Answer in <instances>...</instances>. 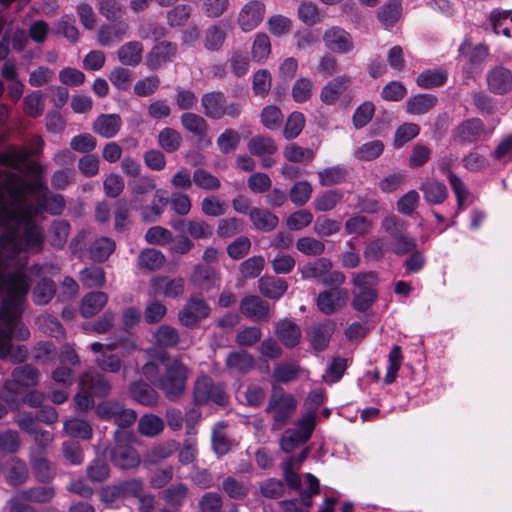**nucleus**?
<instances>
[{"label": "nucleus", "mask_w": 512, "mask_h": 512, "mask_svg": "<svg viewBox=\"0 0 512 512\" xmlns=\"http://www.w3.org/2000/svg\"><path fill=\"white\" fill-rule=\"evenodd\" d=\"M31 288V280L21 270L8 271L0 260V358L10 356L14 363L23 362L28 354L24 345L17 346L12 352V337L19 325L23 313L26 296Z\"/></svg>", "instance_id": "1"}, {"label": "nucleus", "mask_w": 512, "mask_h": 512, "mask_svg": "<svg viewBox=\"0 0 512 512\" xmlns=\"http://www.w3.org/2000/svg\"><path fill=\"white\" fill-rule=\"evenodd\" d=\"M14 200L12 206L7 204L2 187L0 186V227L8 228L7 234L17 236L20 227L36 225L35 219L41 214L38 204L33 205L25 201L22 190L11 192Z\"/></svg>", "instance_id": "2"}, {"label": "nucleus", "mask_w": 512, "mask_h": 512, "mask_svg": "<svg viewBox=\"0 0 512 512\" xmlns=\"http://www.w3.org/2000/svg\"><path fill=\"white\" fill-rule=\"evenodd\" d=\"M189 375L188 367L178 358L165 365L164 372L159 376L157 387L169 401H177L185 393Z\"/></svg>", "instance_id": "3"}, {"label": "nucleus", "mask_w": 512, "mask_h": 512, "mask_svg": "<svg viewBox=\"0 0 512 512\" xmlns=\"http://www.w3.org/2000/svg\"><path fill=\"white\" fill-rule=\"evenodd\" d=\"M296 409L295 397L286 393L283 388L273 385V392L266 407V411L272 414V430H280L288 424Z\"/></svg>", "instance_id": "4"}, {"label": "nucleus", "mask_w": 512, "mask_h": 512, "mask_svg": "<svg viewBox=\"0 0 512 512\" xmlns=\"http://www.w3.org/2000/svg\"><path fill=\"white\" fill-rule=\"evenodd\" d=\"M458 51L460 57L466 61L462 68L463 81L465 84H469V81L475 80L482 72L483 64L489 56V47L483 43L472 46L471 42L466 39L461 43Z\"/></svg>", "instance_id": "5"}, {"label": "nucleus", "mask_w": 512, "mask_h": 512, "mask_svg": "<svg viewBox=\"0 0 512 512\" xmlns=\"http://www.w3.org/2000/svg\"><path fill=\"white\" fill-rule=\"evenodd\" d=\"M193 399L196 405L202 406L213 402L219 406H226L229 396L221 384H215L211 377L202 375L198 377L193 387Z\"/></svg>", "instance_id": "6"}, {"label": "nucleus", "mask_w": 512, "mask_h": 512, "mask_svg": "<svg viewBox=\"0 0 512 512\" xmlns=\"http://www.w3.org/2000/svg\"><path fill=\"white\" fill-rule=\"evenodd\" d=\"M31 191L37 194L36 203L41 214L46 212L52 216H58L65 210L64 197L61 194L52 193L46 184L39 182L31 188Z\"/></svg>", "instance_id": "7"}, {"label": "nucleus", "mask_w": 512, "mask_h": 512, "mask_svg": "<svg viewBox=\"0 0 512 512\" xmlns=\"http://www.w3.org/2000/svg\"><path fill=\"white\" fill-rule=\"evenodd\" d=\"M7 236L20 251L39 253L43 249L45 235L42 226L39 224L23 227L21 233L17 230V236L8 234Z\"/></svg>", "instance_id": "8"}, {"label": "nucleus", "mask_w": 512, "mask_h": 512, "mask_svg": "<svg viewBox=\"0 0 512 512\" xmlns=\"http://www.w3.org/2000/svg\"><path fill=\"white\" fill-rule=\"evenodd\" d=\"M210 313L211 308L203 298L192 296L179 312L178 318L185 327L195 328L202 320L208 318Z\"/></svg>", "instance_id": "9"}, {"label": "nucleus", "mask_w": 512, "mask_h": 512, "mask_svg": "<svg viewBox=\"0 0 512 512\" xmlns=\"http://www.w3.org/2000/svg\"><path fill=\"white\" fill-rule=\"evenodd\" d=\"M247 148L253 156L260 158L262 167L270 168L275 165L274 154L278 147L273 138L256 135L249 140Z\"/></svg>", "instance_id": "10"}, {"label": "nucleus", "mask_w": 512, "mask_h": 512, "mask_svg": "<svg viewBox=\"0 0 512 512\" xmlns=\"http://www.w3.org/2000/svg\"><path fill=\"white\" fill-rule=\"evenodd\" d=\"M266 13V6L260 0L248 1L239 11L237 22L243 32H250L260 25Z\"/></svg>", "instance_id": "11"}, {"label": "nucleus", "mask_w": 512, "mask_h": 512, "mask_svg": "<svg viewBox=\"0 0 512 512\" xmlns=\"http://www.w3.org/2000/svg\"><path fill=\"white\" fill-rule=\"evenodd\" d=\"M80 389L88 391L97 398H104L111 392L112 386L108 378L96 371H86L79 379Z\"/></svg>", "instance_id": "12"}, {"label": "nucleus", "mask_w": 512, "mask_h": 512, "mask_svg": "<svg viewBox=\"0 0 512 512\" xmlns=\"http://www.w3.org/2000/svg\"><path fill=\"white\" fill-rule=\"evenodd\" d=\"M488 90L495 95L512 91V71L502 65L491 68L486 75Z\"/></svg>", "instance_id": "13"}, {"label": "nucleus", "mask_w": 512, "mask_h": 512, "mask_svg": "<svg viewBox=\"0 0 512 512\" xmlns=\"http://www.w3.org/2000/svg\"><path fill=\"white\" fill-rule=\"evenodd\" d=\"M323 41L329 50L339 54L349 53L354 48V42L350 33L338 26L327 29L324 32Z\"/></svg>", "instance_id": "14"}, {"label": "nucleus", "mask_w": 512, "mask_h": 512, "mask_svg": "<svg viewBox=\"0 0 512 512\" xmlns=\"http://www.w3.org/2000/svg\"><path fill=\"white\" fill-rule=\"evenodd\" d=\"M485 125L480 118H469L453 130V138L460 143H474L484 133Z\"/></svg>", "instance_id": "15"}, {"label": "nucleus", "mask_w": 512, "mask_h": 512, "mask_svg": "<svg viewBox=\"0 0 512 512\" xmlns=\"http://www.w3.org/2000/svg\"><path fill=\"white\" fill-rule=\"evenodd\" d=\"M177 53V44L170 41H161L154 45L146 57L150 69H158L165 65Z\"/></svg>", "instance_id": "16"}, {"label": "nucleus", "mask_w": 512, "mask_h": 512, "mask_svg": "<svg viewBox=\"0 0 512 512\" xmlns=\"http://www.w3.org/2000/svg\"><path fill=\"white\" fill-rule=\"evenodd\" d=\"M346 298V291L332 288L318 294L316 305L323 314L332 315L345 304Z\"/></svg>", "instance_id": "17"}, {"label": "nucleus", "mask_w": 512, "mask_h": 512, "mask_svg": "<svg viewBox=\"0 0 512 512\" xmlns=\"http://www.w3.org/2000/svg\"><path fill=\"white\" fill-rule=\"evenodd\" d=\"M111 462L120 469L129 470L139 466L141 459L133 447L117 444L110 452Z\"/></svg>", "instance_id": "18"}, {"label": "nucleus", "mask_w": 512, "mask_h": 512, "mask_svg": "<svg viewBox=\"0 0 512 512\" xmlns=\"http://www.w3.org/2000/svg\"><path fill=\"white\" fill-rule=\"evenodd\" d=\"M240 311L250 320L261 321L269 317V304L259 296L250 295L242 298Z\"/></svg>", "instance_id": "19"}, {"label": "nucleus", "mask_w": 512, "mask_h": 512, "mask_svg": "<svg viewBox=\"0 0 512 512\" xmlns=\"http://www.w3.org/2000/svg\"><path fill=\"white\" fill-rule=\"evenodd\" d=\"M189 495V487L186 483L178 482L164 488L159 497L171 508V511H179L185 504Z\"/></svg>", "instance_id": "20"}, {"label": "nucleus", "mask_w": 512, "mask_h": 512, "mask_svg": "<svg viewBox=\"0 0 512 512\" xmlns=\"http://www.w3.org/2000/svg\"><path fill=\"white\" fill-rule=\"evenodd\" d=\"M184 284L185 281L181 277L168 279L167 277L160 276L151 280L153 293L168 298H177L182 295L184 292Z\"/></svg>", "instance_id": "21"}, {"label": "nucleus", "mask_w": 512, "mask_h": 512, "mask_svg": "<svg viewBox=\"0 0 512 512\" xmlns=\"http://www.w3.org/2000/svg\"><path fill=\"white\" fill-rule=\"evenodd\" d=\"M128 392L130 397L137 403L152 407L158 403V392L143 380H138L130 383Z\"/></svg>", "instance_id": "22"}, {"label": "nucleus", "mask_w": 512, "mask_h": 512, "mask_svg": "<svg viewBox=\"0 0 512 512\" xmlns=\"http://www.w3.org/2000/svg\"><path fill=\"white\" fill-rule=\"evenodd\" d=\"M351 82V77L346 74L327 82L321 89V101L327 105L335 104L342 93L350 86Z\"/></svg>", "instance_id": "23"}, {"label": "nucleus", "mask_w": 512, "mask_h": 512, "mask_svg": "<svg viewBox=\"0 0 512 512\" xmlns=\"http://www.w3.org/2000/svg\"><path fill=\"white\" fill-rule=\"evenodd\" d=\"M226 97L221 91H211L202 95L201 104L205 116L219 120L224 117Z\"/></svg>", "instance_id": "24"}, {"label": "nucleus", "mask_w": 512, "mask_h": 512, "mask_svg": "<svg viewBox=\"0 0 512 512\" xmlns=\"http://www.w3.org/2000/svg\"><path fill=\"white\" fill-rule=\"evenodd\" d=\"M419 190L424 200L430 205H439L446 201L449 196L446 185L437 180H427L421 183Z\"/></svg>", "instance_id": "25"}, {"label": "nucleus", "mask_w": 512, "mask_h": 512, "mask_svg": "<svg viewBox=\"0 0 512 512\" xmlns=\"http://www.w3.org/2000/svg\"><path fill=\"white\" fill-rule=\"evenodd\" d=\"M71 230L70 223L64 219L53 220L47 231V241L51 247L61 250L65 247Z\"/></svg>", "instance_id": "26"}, {"label": "nucleus", "mask_w": 512, "mask_h": 512, "mask_svg": "<svg viewBox=\"0 0 512 512\" xmlns=\"http://www.w3.org/2000/svg\"><path fill=\"white\" fill-rule=\"evenodd\" d=\"M128 30L125 22L103 24L97 32V40L101 46H110L122 40Z\"/></svg>", "instance_id": "27"}, {"label": "nucleus", "mask_w": 512, "mask_h": 512, "mask_svg": "<svg viewBox=\"0 0 512 512\" xmlns=\"http://www.w3.org/2000/svg\"><path fill=\"white\" fill-rule=\"evenodd\" d=\"M225 365L230 371L245 375L254 368L255 360L247 351H232L227 355Z\"/></svg>", "instance_id": "28"}, {"label": "nucleus", "mask_w": 512, "mask_h": 512, "mask_svg": "<svg viewBox=\"0 0 512 512\" xmlns=\"http://www.w3.org/2000/svg\"><path fill=\"white\" fill-rule=\"evenodd\" d=\"M258 288L264 297L278 300L287 291L288 283L282 278L265 275L258 280Z\"/></svg>", "instance_id": "29"}, {"label": "nucleus", "mask_w": 512, "mask_h": 512, "mask_svg": "<svg viewBox=\"0 0 512 512\" xmlns=\"http://www.w3.org/2000/svg\"><path fill=\"white\" fill-rule=\"evenodd\" d=\"M191 281L201 289L210 290L219 285L220 278L217 271L212 266L199 264L194 267Z\"/></svg>", "instance_id": "30"}, {"label": "nucleus", "mask_w": 512, "mask_h": 512, "mask_svg": "<svg viewBox=\"0 0 512 512\" xmlns=\"http://www.w3.org/2000/svg\"><path fill=\"white\" fill-rule=\"evenodd\" d=\"M275 333L280 342L287 348L297 346L301 338L299 326L288 319L280 320L277 323Z\"/></svg>", "instance_id": "31"}, {"label": "nucleus", "mask_w": 512, "mask_h": 512, "mask_svg": "<svg viewBox=\"0 0 512 512\" xmlns=\"http://www.w3.org/2000/svg\"><path fill=\"white\" fill-rule=\"evenodd\" d=\"M121 117L118 114H101L93 123V130L103 138H112L120 130Z\"/></svg>", "instance_id": "32"}, {"label": "nucleus", "mask_w": 512, "mask_h": 512, "mask_svg": "<svg viewBox=\"0 0 512 512\" xmlns=\"http://www.w3.org/2000/svg\"><path fill=\"white\" fill-rule=\"evenodd\" d=\"M333 263L327 257H320L298 268L304 280L320 279L331 270Z\"/></svg>", "instance_id": "33"}, {"label": "nucleus", "mask_w": 512, "mask_h": 512, "mask_svg": "<svg viewBox=\"0 0 512 512\" xmlns=\"http://www.w3.org/2000/svg\"><path fill=\"white\" fill-rule=\"evenodd\" d=\"M249 218L254 228L261 232H270L274 230L279 223L277 215L264 208L254 207L250 209Z\"/></svg>", "instance_id": "34"}, {"label": "nucleus", "mask_w": 512, "mask_h": 512, "mask_svg": "<svg viewBox=\"0 0 512 512\" xmlns=\"http://www.w3.org/2000/svg\"><path fill=\"white\" fill-rule=\"evenodd\" d=\"M108 302V295L102 291H93L87 293L80 305L81 315L84 318H90L100 312Z\"/></svg>", "instance_id": "35"}, {"label": "nucleus", "mask_w": 512, "mask_h": 512, "mask_svg": "<svg viewBox=\"0 0 512 512\" xmlns=\"http://www.w3.org/2000/svg\"><path fill=\"white\" fill-rule=\"evenodd\" d=\"M30 464L35 479L43 484L50 483L56 477V467L44 456H31Z\"/></svg>", "instance_id": "36"}, {"label": "nucleus", "mask_w": 512, "mask_h": 512, "mask_svg": "<svg viewBox=\"0 0 512 512\" xmlns=\"http://www.w3.org/2000/svg\"><path fill=\"white\" fill-rule=\"evenodd\" d=\"M448 76V71L444 68L426 69L417 76L416 84L422 89L438 88L447 82Z\"/></svg>", "instance_id": "37"}, {"label": "nucleus", "mask_w": 512, "mask_h": 512, "mask_svg": "<svg viewBox=\"0 0 512 512\" xmlns=\"http://www.w3.org/2000/svg\"><path fill=\"white\" fill-rule=\"evenodd\" d=\"M437 101L433 94H416L406 101V112L413 115L425 114L437 104Z\"/></svg>", "instance_id": "38"}, {"label": "nucleus", "mask_w": 512, "mask_h": 512, "mask_svg": "<svg viewBox=\"0 0 512 512\" xmlns=\"http://www.w3.org/2000/svg\"><path fill=\"white\" fill-rule=\"evenodd\" d=\"M115 241L106 236L99 237L90 245L89 255L94 262L103 263L115 251Z\"/></svg>", "instance_id": "39"}, {"label": "nucleus", "mask_w": 512, "mask_h": 512, "mask_svg": "<svg viewBox=\"0 0 512 512\" xmlns=\"http://www.w3.org/2000/svg\"><path fill=\"white\" fill-rule=\"evenodd\" d=\"M143 50L141 42H127L118 49V59L123 65L135 67L142 61Z\"/></svg>", "instance_id": "40"}, {"label": "nucleus", "mask_w": 512, "mask_h": 512, "mask_svg": "<svg viewBox=\"0 0 512 512\" xmlns=\"http://www.w3.org/2000/svg\"><path fill=\"white\" fill-rule=\"evenodd\" d=\"M180 121L183 128L199 140H203L206 137L208 123L202 116L192 112H184L180 116Z\"/></svg>", "instance_id": "41"}, {"label": "nucleus", "mask_w": 512, "mask_h": 512, "mask_svg": "<svg viewBox=\"0 0 512 512\" xmlns=\"http://www.w3.org/2000/svg\"><path fill=\"white\" fill-rule=\"evenodd\" d=\"M335 331V323L327 320L312 330L311 343L316 351H324L330 342V339Z\"/></svg>", "instance_id": "42"}, {"label": "nucleus", "mask_w": 512, "mask_h": 512, "mask_svg": "<svg viewBox=\"0 0 512 512\" xmlns=\"http://www.w3.org/2000/svg\"><path fill=\"white\" fill-rule=\"evenodd\" d=\"M133 201L141 202L143 197L153 191L156 192V183L153 177L138 176L128 182Z\"/></svg>", "instance_id": "43"}, {"label": "nucleus", "mask_w": 512, "mask_h": 512, "mask_svg": "<svg viewBox=\"0 0 512 512\" xmlns=\"http://www.w3.org/2000/svg\"><path fill=\"white\" fill-rule=\"evenodd\" d=\"M221 490L230 499L244 500L250 493V484L228 476L222 481Z\"/></svg>", "instance_id": "44"}, {"label": "nucleus", "mask_w": 512, "mask_h": 512, "mask_svg": "<svg viewBox=\"0 0 512 512\" xmlns=\"http://www.w3.org/2000/svg\"><path fill=\"white\" fill-rule=\"evenodd\" d=\"M301 367L294 362H280L275 364L272 377L275 382L288 384L298 379Z\"/></svg>", "instance_id": "45"}, {"label": "nucleus", "mask_w": 512, "mask_h": 512, "mask_svg": "<svg viewBox=\"0 0 512 512\" xmlns=\"http://www.w3.org/2000/svg\"><path fill=\"white\" fill-rule=\"evenodd\" d=\"M193 8L188 4H178L167 11L166 22L171 28L184 27L191 18Z\"/></svg>", "instance_id": "46"}, {"label": "nucleus", "mask_w": 512, "mask_h": 512, "mask_svg": "<svg viewBox=\"0 0 512 512\" xmlns=\"http://www.w3.org/2000/svg\"><path fill=\"white\" fill-rule=\"evenodd\" d=\"M402 13L401 0H389L383 4L377 11L378 20L385 26H393Z\"/></svg>", "instance_id": "47"}, {"label": "nucleus", "mask_w": 512, "mask_h": 512, "mask_svg": "<svg viewBox=\"0 0 512 512\" xmlns=\"http://www.w3.org/2000/svg\"><path fill=\"white\" fill-rule=\"evenodd\" d=\"M227 424L225 421H219L212 430V446L216 454L223 456L231 449V441L225 433Z\"/></svg>", "instance_id": "48"}, {"label": "nucleus", "mask_w": 512, "mask_h": 512, "mask_svg": "<svg viewBox=\"0 0 512 512\" xmlns=\"http://www.w3.org/2000/svg\"><path fill=\"white\" fill-rule=\"evenodd\" d=\"M56 285L53 280L43 278L32 290L33 302L37 305H46L54 297Z\"/></svg>", "instance_id": "49"}, {"label": "nucleus", "mask_w": 512, "mask_h": 512, "mask_svg": "<svg viewBox=\"0 0 512 512\" xmlns=\"http://www.w3.org/2000/svg\"><path fill=\"white\" fill-rule=\"evenodd\" d=\"M342 199V191L338 189L327 190L314 199L313 206L316 211L328 212L333 210Z\"/></svg>", "instance_id": "50"}, {"label": "nucleus", "mask_w": 512, "mask_h": 512, "mask_svg": "<svg viewBox=\"0 0 512 512\" xmlns=\"http://www.w3.org/2000/svg\"><path fill=\"white\" fill-rule=\"evenodd\" d=\"M344 227L347 235L364 237L371 232L373 222L366 216L354 215L346 220Z\"/></svg>", "instance_id": "51"}, {"label": "nucleus", "mask_w": 512, "mask_h": 512, "mask_svg": "<svg viewBox=\"0 0 512 512\" xmlns=\"http://www.w3.org/2000/svg\"><path fill=\"white\" fill-rule=\"evenodd\" d=\"M403 363L402 348L399 345H393L388 354V365L384 383L390 385L395 382L398 371Z\"/></svg>", "instance_id": "52"}, {"label": "nucleus", "mask_w": 512, "mask_h": 512, "mask_svg": "<svg viewBox=\"0 0 512 512\" xmlns=\"http://www.w3.org/2000/svg\"><path fill=\"white\" fill-rule=\"evenodd\" d=\"M79 279L86 288H100L106 281L103 268L97 266L86 267L81 270Z\"/></svg>", "instance_id": "53"}, {"label": "nucleus", "mask_w": 512, "mask_h": 512, "mask_svg": "<svg viewBox=\"0 0 512 512\" xmlns=\"http://www.w3.org/2000/svg\"><path fill=\"white\" fill-rule=\"evenodd\" d=\"M447 178L451 186V189L456 196L457 209L455 215L457 216L460 212H462L465 209V201L467 200L470 193L462 179L454 172L449 171L447 174Z\"/></svg>", "instance_id": "54"}, {"label": "nucleus", "mask_w": 512, "mask_h": 512, "mask_svg": "<svg viewBox=\"0 0 512 512\" xmlns=\"http://www.w3.org/2000/svg\"><path fill=\"white\" fill-rule=\"evenodd\" d=\"M181 143V134L173 128L165 127L158 134V144L167 153L176 152Z\"/></svg>", "instance_id": "55"}, {"label": "nucleus", "mask_w": 512, "mask_h": 512, "mask_svg": "<svg viewBox=\"0 0 512 512\" xmlns=\"http://www.w3.org/2000/svg\"><path fill=\"white\" fill-rule=\"evenodd\" d=\"M378 299L376 289H363L353 292L352 307L358 311L365 313Z\"/></svg>", "instance_id": "56"}, {"label": "nucleus", "mask_w": 512, "mask_h": 512, "mask_svg": "<svg viewBox=\"0 0 512 512\" xmlns=\"http://www.w3.org/2000/svg\"><path fill=\"white\" fill-rule=\"evenodd\" d=\"M164 429L163 420L154 414L142 416L138 422V431L141 435L153 437L160 434Z\"/></svg>", "instance_id": "57"}, {"label": "nucleus", "mask_w": 512, "mask_h": 512, "mask_svg": "<svg viewBox=\"0 0 512 512\" xmlns=\"http://www.w3.org/2000/svg\"><path fill=\"white\" fill-rule=\"evenodd\" d=\"M417 239L414 236L403 233L391 239L390 250L396 256L408 255L417 248Z\"/></svg>", "instance_id": "58"}, {"label": "nucleus", "mask_w": 512, "mask_h": 512, "mask_svg": "<svg viewBox=\"0 0 512 512\" xmlns=\"http://www.w3.org/2000/svg\"><path fill=\"white\" fill-rule=\"evenodd\" d=\"M319 183L321 186L328 187L341 184L346 181L347 170L341 166L328 167L318 172Z\"/></svg>", "instance_id": "59"}, {"label": "nucleus", "mask_w": 512, "mask_h": 512, "mask_svg": "<svg viewBox=\"0 0 512 512\" xmlns=\"http://www.w3.org/2000/svg\"><path fill=\"white\" fill-rule=\"evenodd\" d=\"M154 338L158 346L162 348H173L179 341L178 331L170 325H161L154 333Z\"/></svg>", "instance_id": "60"}, {"label": "nucleus", "mask_w": 512, "mask_h": 512, "mask_svg": "<svg viewBox=\"0 0 512 512\" xmlns=\"http://www.w3.org/2000/svg\"><path fill=\"white\" fill-rule=\"evenodd\" d=\"M12 378L23 387L34 386L38 383L39 371L32 365H22L13 370Z\"/></svg>", "instance_id": "61"}, {"label": "nucleus", "mask_w": 512, "mask_h": 512, "mask_svg": "<svg viewBox=\"0 0 512 512\" xmlns=\"http://www.w3.org/2000/svg\"><path fill=\"white\" fill-rule=\"evenodd\" d=\"M64 430L69 436H71L73 438L89 440L92 437V427L85 420H81V419L67 420L64 423Z\"/></svg>", "instance_id": "62"}, {"label": "nucleus", "mask_w": 512, "mask_h": 512, "mask_svg": "<svg viewBox=\"0 0 512 512\" xmlns=\"http://www.w3.org/2000/svg\"><path fill=\"white\" fill-rule=\"evenodd\" d=\"M164 262V255L154 248L145 249L138 256L139 266L150 271L159 269Z\"/></svg>", "instance_id": "63"}, {"label": "nucleus", "mask_w": 512, "mask_h": 512, "mask_svg": "<svg viewBox=\"0 0 512 512\" xmlns=\"http://www.w3.org/2000/svg\"><path fill=\"white\" fill-rule=\"evenodd\" d=\"M304 126V114L298 111L292 112L286 120V124L283 130V137L287 140L295 139L302 132Z\"/></svg>", "instance_id": "64"}]
</instances>
